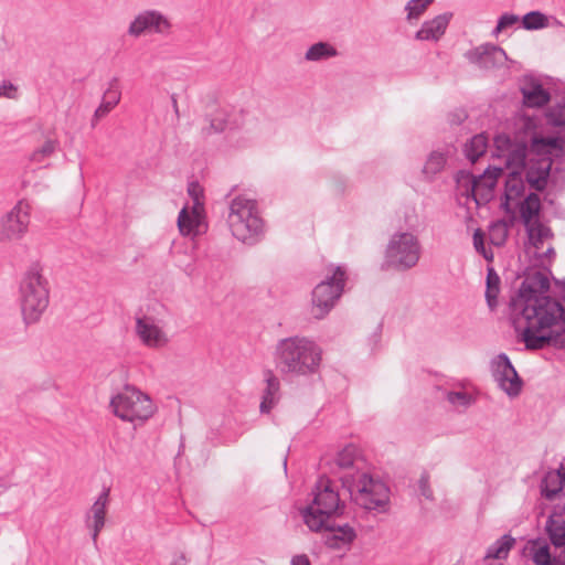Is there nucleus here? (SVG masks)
I'll return each instance as SVG.
<instances>
[{"mask_svg":"<svg viewBox=\"0 0 565 565\" xmlns=\"http://www.w3.org/2000/svg\"><path fill=\"white\" fill-rule=\"evenodd\" d=\"M550 288L546 274L529 273L511 299L515 331L527 350L545 349L548 343H565L563 306L545 296Z\"/></svg>","mask_w":565,"mask_h":565,"instance_id":"f257e3e1","label":"nucleus"},{"mask_svg":"<svg viewBox=\"0 0 565 565\" xmlns=\"http://www.w3.org/2000/svg\"><path fill=\"white\" fill-rule=\"evenodd\" d=\"M321 360V348L313 340L306 337L285 338L276 345V367L285 375H312L318 372Z\"/></svg>","mask_w":565,"mask_h":565,"instance_id":"f03ea898","label":"nucleus"},{"mask_svg":"<svg viewBox=\"0 0 565 565\" xmlns=\"http://www.w3.org/2000/svg\"><path fill=\"white\" fill-rule=\"evenodd\" d=\"M494 148L493 156L503 159L505 167L512 169L505 179L502 203L505 210L511 211L518 207L525 192V181L519 169L525 166L527 143L514 141L510 136L500 134L494 138Z\"/></svg>","mask_w":565,"mask_h":565,"instance_id":"7ed1b4c3","label":"nucleus"},{"mask_svg":"<svg viewBox=\"0 0 565 565\" xmlns=\"http://www.w3.org/2000/svg\"><path fill=\"white\" fill-rule=\"evenodd\" d=\"M227 224L232 235L247 245L258 243L265 233L257 202L245 195H237L230 202Z\"/></svg>","mask_w":565,"mask_h":565,"instance_id":"20e7f679","label":"nucleus"},{"mask_svg":"<svg viewBox=\"0 0 565 565\" xmlns=\"http://www.w3.org/2000/svg\"><path fill=\"white\" fill-rule=\"evenodd\" d=\"M311 502L301 510L305 524L312 532H321L330 518L343 508L335 484L328 478H320L312 492Z\"/></svg>","mask_w":565,"mask_h":565,"instance_id":"39448f33","label":"nucleus"},{"mask_svg":"<svg viewBox=\"0 0 565 565\" xmlns=\"http://www.w3.org/2000/svg\"><path fill=\"white\" fill-rule=\"evenodd\" d=\"M352 501L365 510L385 511L388 504L390 490L380 479L373 478L367 471H358L341 477Z\"/></svg>","mask_w":565,"mask_h":565,"instance_id":"423d86ee","label":"nucleus"},{"mask_svg":"<svg viewBox=\"0 0 565 565\" xmlns=\"http://www.w3.org/2000/svg\"><path fill=\"white\" fill-rule=\"evenodd\" d=\"M50 301L49 282L39 264H33L23 275L20 284V303L25 323L40 320Z\"/></svg>","mask_w":565,"mask_h":565,"instance_id":"0eeeda50","label":"nucleus"},{"mask_svg":"<svg viewBox=\"0 0 565 565\" xmlns=\"http://www.w3.org/2000/svg\"><path fill=\"white\" fill-rule=\"evenodd\" d=\"M109 406L115 416L135 425L148 420L156 411V406L150 396L130 385H126L120 392L114 395Z\"/></svg>","mask_w":565,"mask_h":565,"instance_id":"6e6552de","label":"nucleus"},{"mask_svg":"<svg viewBox=\"0 0 565 565\" xmlns=\"http://www.w3.org/2000/svg\"><path fill=\"white\" fill-rule=\"evenodd\" d=\"M420 254L422 246L415 234L396 232L386 245L383 266L395 270H407L417 265Z\"/></svg>","mask_w":565,"mask_h":565,"instance_id":"1a4fd4ad","label":"nucleus"},{"mask_svg":"<svg viewBox=\"0 0 565 565\" xmlns=\"http://www.w3.org/2000/svg\"><path fill=\"white\" fill-rule=\"evenodd\" d=\"M525 228L529 238L525 245V253L531 259L532 265L537 268L548 269L555 257L551 228L543 223L529 225Z\"/></svg>","mask_w":565,"mask_h":565,"instance_id":"9d476101","label":"nucleus"},{"mask_svg":"<svg viewBox=\"0 0 565 565\" xmlns=\"http://www.w3.org/2000/svg\"><path fill=\"white\" fill-rule=\"evenodd\" d=\"M345 281V271L342 267L334 268L332 276L318 284L312 291L311 312L316 319H322L333 308L340 298Z\"/></svg>","mask_w":565,"mask_h":565,"instance_id":"9b49d317","label":"nucleus"},{"mask_svg":"<svg viewBox=\"0 0 565 565\" xmlns=\"http://www.w3.org/2000/svg\"><path fill=\"white\" fill-rule=\"evenodd\" d=\"M31 204L25 200H19L14 206L0 217V241L22 239L31 222Z\"/></svg>","mask_w":565,"mask_h":565,"instance_id":"f8f14e48","label":"nucleus"},{"mask_svg":"<svg viewBox=\"0 0 565 565\" xmlns=\"http://www.w3.org/2000/svg\"><path fill=\"white\" fill-rule=\"evenodd\" d=\"M172 24L162 12L149 9L139 12L130 22L127 34L138 39L147 34L168 35Z\"/></svg>","mask_w":565,"mask_h":565,"instance_id":"ddd939ff","label":"nucleus"},{"mask_svg":"<svg viewBox=\"0 0 565 565\" xmlns=\"http://www.w3.org/2000/svg\"><path fill=\"white\" fill-rule=\"evenodd\" d=\"M495 381L509 396H518L521 392L522 381L507 354L497 355L491 362Z\"/></svg>","mask_w":565,"mask_h":565,"instance_id":"4468645a","label":"nucleus"},{"mask_svg":"<svg viewBox=\"0 0 565 565\" xmlns=\"http://www.w3.org/2000/svg\"><path fill=\"white\" fill-rule=\"evenodd\" d=\"M135 332L140 342L150 349L164 348L170 341L163 327L149 316L136 318Z\"/></svg>","mask_w":565,"mask_h":565,"instance_id":"2eb2a0df","label":"nucleus"},{"mask_svg":"<svg viewBox=\"0 0 565 565\" xmlns=\"http://www.w3.org/2000/svg\"><path fill=\"white\" fill-rule=\"evenodd\" d=\"M245 125V111L236 108H220L215 110L210 119L209 125L202 129L204 136L223 132L225 130L239 129Z\"/></svg>","mask_w":565,"mask_h":565,"instance_id":"dca6fc26","label":"nucleus"},{"mask_svg":"<svg viewBox=\"0 0 565 565\" xmlns=\"http://www.w3.org/2000/svg\"><path fill=\"white\" fill-rule=\"evenodd\" d=\"M502 172L503 169L501 167H488L478 177L467 174V179L471 184V195L478 205L486 204L493 198L494 186Z\"/></svg>","mask_w":565,"mask_h":565,"instance_id":"f3484780","label":"nucleus"},{"mask_svg":"<svg viewBox=\"0 0 565 565\" xmlns=\"http://www.w3.org/2000/svg\"><path fill=\"white\" fill-rule=\"evenodd\" d=\"M109 492L110 490L108 488L103 489L85 514V525L90 531V536L95 545L106 523L107 509L110 501Z\"/></svg>","mask_w":565,"mask_h":565,"instance_id":"a211bd4d","label":"nucleus"},{"mask_svg":"<svg viewBox=\"0 0 565 565\" xmlns=\"http://www.w3.org/2000/svg\"><path fill=\"white\" fill-rule=\"evenodd\" d=\"M177 224L182 236L201 235L206 228L204 210L191 207L190 203L185 204L179 212Z\"/></svg>","mask_w":565,"mask_h":565,"instance_id":"6ab92c4d","label":"nucleus"},{"mask_svg":"<svg viewBox=\"0 0 565 565\" xmlns=\"http://www.w3.org/2000/svg\"><path fill=\"white\" fill-rule=\"evenodd\" d=\"M324 543L331 548H342L350 545L356 537L354 529L350 524L329 525L322 529Z\"/></svg>","mask_w":565,"mask_h":565,"instance_id":"aec40b11","label":"nucleus"},{"mask_svg":"<svg viewBox=\"0 0 565 565\" xmlns=\"http://www.w3.org/2000/svg\"><path fill=\"white\" fill-rule=\"evenodd\" d=\"M451 18L452 14L446 12L436 15L431 20L425 21L416 32L415 39L419 41L437 42L445 34Z\"/></svg>","mask_w":565,"mask_h":565,"instance_id":"412c9836","label":"nucleus"},{"mask_svg":"<svg viewBox=\"0 0 565 565\" xmlns=\"http://www.w3.org/2000/svg\"><path fill=\"white\" fill-rule=\"evenodd\" d=\"M121 92L119 89L118 79L113 78L108 83V87L105 90L100 105L96 108L90 126L95 128L98 121L106 117L120 102Z\"/></svg>","mask_w":565,"mask_h":565,"instance_id":"4be33fe9","label":"nucleus"},{"mask_svg":"<svg viewBox=\"0 0 565 565\" xmlns=\"http://www.w3.org/2000/svg\"><path fill=\"white\" fill-rule=\"evenodd\" d=\"M335 465L340 470V478L343 475L364 471L363 460L360 457L359 449L354 445H348L337 454Z\"/></svg>","mask_w":565,"mask_h":565,"instance_id":"5701e85b","label":"nucleus"},{"mask_svg":"<svg viewBox=\"0 0 565 565\" xmlns=\"http://www.w3.org/2000/svg\"><path fill=\"white\" fill-rule=\"evenodd\" d=\"M265 383L259 404L260 414H269L280 399V382L271 371L266 372Z\"/></svg>","mask_w":565,"mask_h":565,"instance_id":"b1692460","label":"nucleus"},{"mask_svg":"<svg viewBox=\"0 0 565 565\" xmlns=\"http://www.w3.org/2000/svg\"><path fill=\"white\" fill-rule=\"evenodd\" d=\"M551 170V162L546 159L531 163L525 172V180L533 189L543 190L546 185Z\"/></svg>","mask_w":565,"mask_h":565,"instance_id":"393cba45","label":"nucleus"},{"mask_svg":"<svg viewBox=\"0 0 565 565\" xmlns=\"http://www.w3.org/2000/svg\"><path fill=\"white\" fill-rule=\"evenodd\" d=\"M476 55L479 66L486 70L501 66L508 58L505 51L495 45L484 46Z\"/></svg>","mask_w":565,"mask_h":565,"instance_id":"a878e982","label":"nucleus"},{"mask_svg":"<svg viewBox=\"0 0 565 565\" xmlns=\"http://www.w3.org/2000/svg\"><path fill=\"white\" fill-rule=\"evenodd\" d=\"M519 210L525 227L529 225L540 224L539 214L541 211V201L537 194L530 193L520 200Z\"/></svg>","mask_w":565,"mask_h":565,"instance_id":"bb28decb","label":"nucleus"},{"mask_svg":"<svg viewBox=\"0 0 565 565\" xmlns=\"http://www.w3.org/2000/svg\"><path fill=\"white\" fill-rule=\"evenodd\" d=\"M524 105L527 107H542L550 102V93L539 83H530L521 88Z\"/></svg>","mask_w":565,"mask_h":565,"instance_id":"cd10ccee","label":"nucleus"},{"mask_svg":"<svg viewBox=\"0 0 565 565\" xmlns=\"http://www.w3.org/2000/svg\"><path fill=\"white\" fill-rule=\"evenodd\" d=\"M564 489L565 477H562V473L558 470L548 471L541 482L542 495L548 500H553Z\"/></svg>","mask_w":565,"mask_h":565,"instance_id":"c85d7f7f","label":"nucleus"},{"mask_svg":"<svg viewBox=\"0 0 565 565\" xmlns=\"http://www.w3.org/2000/svg\"><path fill=\"white\" fill-rule=\"evenodd\" d=\"M447 163V152L445 151H433L428 156L422 173L426 180H434L435 177L440 173Z\"/></svg>","mask_w":565,"mask_h":565,"instance_id":"c756f323","label":"nucleus"},{"mask_svg":"<svg viewBox=\"0 0 565 565\" xmlns=\"http://www.w3.org/2000/svg\"><path fill=\"white\" fill-rule=\"evenodd\" d=\"M488 148V137L484 134L473 136L465 143L463 152L466 158L475 163L481 156H483Z\"/></svg>","mask_w":565,"mask_h":565,"instance_id":"7c9ffc66","label":"nucleus"},{"mask_svg":"<svg viewBox=\"0 0 565 565\" xmlns=\"http://www.w3.org/2000/svg\"><path fill=\"white\" fill-rule=\"evenodd\" d=\"M338 55L337 49L328 42L312 44L305 54L308 62H321Z\"/></svg>","mask_w":565,"mask_h":565,"instance_id":"2f4dec72","label":"nucleus"},{"mask_svg":"<svg viewBox=\"0 0 565 565\" xmlns=\"http://www.w3.org/2000/svg\"><path fill=\"white\" fill-rule=\"evenodd\" d=\"M546 531L555 546H565V520L561 515H551L548 518Z\"/></svg>","mask_w":565,"mask_h":565,"instance_id":"473e14b6","label":"nucleus"},{"mask_svg":"<svg viewBox=\"0 0 565 565\" xmlns=\"http://www.w3.org/2000/svg\"><path fill=\"white\" fill-rule=\"evenodd\" d=\"M526 551L535 565H553L550 547L545 542L531 541L526 546Z\"/></svg>","mask_w":565,"mask_h":565,"instance_id":"72a5a7b5","label":"nucleus"},{"mask_svg":"<svg viewBox=\"0 0 565 565\" xmlns=\"http://www.w3.org/2000/svg\"><path fill=\"white\" fill-rule=\"evenodd\" d=\"M514 543L515 540L511 535L505 534L488 547L486 557L493 559H504L508 557Z\"/></svg>","mask_w":565,"mask_h":565,"instance_id":"f704fd0d","label":"nucleus"},{"mask_svg":"<svg viewBox=\"0 0 565 565\" xmlns=\"http://www.w3.org/2000/svg\"><path fill=\"white\" fill-rule=\"evenodd\" d=\"M486 285V300L489 308L493 310L498 306L500 292V277L493 268H488Z\"/></svg>","mask_w":565,"mask_h":565,"instance_id":"c9c22d12","label":"nucleus"},{"mask_svg":"<svg viewBox=\"0 0 565 565\" xmlns=\"http://www.w3.org/2000/svg\"><path fill=\"white\" fill-rule=\"evenodd\" d=\"M446 398L456 409H466L475 403L473 396L466 391H450Z\"/></svg>","mask_w":565,"mask_h":565,"instance_id":"e433bc0d","label":"nucleus"},{"mask_svg":"<svg viewBox=\"0 0 565 565\" xmlns=\"http://www.w3.org/2000/svg\"><path fill=\"white\" fill-rule=\"evenodd\" d=\"M433 2L434 0H409L405 6L407 21H417Z\"/></svg>","mask_w":565,"mask_h":565,"instance_id":"4c0bfd02","label":"nucleus"},{"mask_svg":"<svg viewBox=\"0 0 565 565\" xmlns=\"http://www.w3.org/2000/svg\"><path fill=\"white\" fill-rule=\"evenodd\" d=\"M522 24L526 30H540L548 26V19L540 11H531L523 17Z\"/></svg>","mask_w":565,"mask_h":565,"instance_id":"58836bf2","label":"nucleus"},{"mask_svg":"<svg viewBox=\"0 0 565 565\" xmlns=\"http://www.w3.org/2000/svg\"><path fill=\"white\" fill-rule=\"evenodd\" d=\"M57 141L52 139L46 140L42 147L32 153L31 160L35 162H42L45 158L50 157L55 151Z\"/></svg>","mask_w":565,"mask_h":565,"instance_id":"ea45409f","label":"nucleus"},{"mask_svg":"<svg viewBox=\"0 0 565 565\" xmlns=\"http://www.w3.org/2000/svg\"><path fill=\"white\" fill-rule=\"evenodd\" d=\"M188 193L191 198V207H198V210H204L203 190L199 183L192 182L188 186Z\"/></svg>","mask_w":565,"mask_h":565,"instance_id":"a19ab883","label":"nucleus"},{"mask_svg":"<svg viewBox=\"0 0 565 565\" xmlns=\"http://www.w3.org/2000/svg\"><path fill=\"white\" fill-rule=\"evenodd\" d=\"M473 246L478 253H480L486 259L491 260L493 255L488 253L484 247V234L481 230H476L473 233Z\"/></svg>","mask_w":565,"mask_h":565,"instance_id":"79ce46f5","label":"nucleus"},{"mask_svg":"<svg viewBox=\"0 0 565 565\" xmlns=\"http://www.w3.org/2000/svg\"><path fill=\"white\" fill-rule=\"evenodd\" d=\"M519 21V17L512 13H504L500 17L498 24L493 31L494 34L500 33L507 28L514 25Z\"/></svg>","mask_w":565,"mask_h":565,"instance_id":"37998d69","label":"nucleus"},{"mask_svg":"<svg viewBox=\"0 0 565 565\" xmlns=\"http://www.w3.org/2000/svg\"><path fill=\"white\" fill-rule=\"evenodd\" d=\"M0 97H6L10 99L18 98V87L11 82H2L0 84Z\"/></svg>","mask_w":565,"mask_h":565,"instance_id":"c03bdc74","label":"nucleus"},{"mask_svg":"<svg viewBox=\"0 0 565 565\" xmlns=\"http://www.w3.org/2000/svg\"><path fill=\"white\" fill-rule=\"evenodd\" d=\"M419 491H420V494L423 497H425L426 499H431L433 497V491L430 490L429 488V480H428V476L426 475H423L419 479Z\"/></svg>","mask_w":565,"mask_h":565,"instance_id":"a18cd8bd","label":"nucleus"},{"mask_svg":"<svg viewBox=\"0 0 565 565\" xmlns=\"http://www.w3.org/2000/svg\"><path fill=\"white\" fill-rule=\"evenodd\" d=\"M290 565H311L306 554H298L291 558Z\"/></svg>","mask_w":565,"mask_h":565,"instance_id":"49530a36","label":"nucleus"},{"mask_svg":"<svg viewBox=\"0 0 565 565\" xmlns=\"http://www.w3.org/2000/svg\"><path fill=\"white\" fill-rule=\"evenodd\" d=\"M186 558L184 555H180L178 558L174 559V562L171 565H185Z\"/></svg>","mask_w":565,"mask_h":565,"instance_id":"de8ad7c7","label":"nucleus"},{"mask_svg":"<svg viewBox=\"0 0 565 565\" xmlns=\"http://www.w3.org/2000/svg\"><path fill=\"white\" fill-rule=\"evenodd\" d=\"M184 273L189 276H191L194 271V266L192 264H188L183 268Z\"/></svg>","mask_w":565,"mask_h":565,"instance_id":"09e8293b","label":"nucleus"},{"mask_svg":"<svg viewBox=\"0 0 565 565\" xmlns=\"http://www.w3.org/2000/svg\"><path fill=\"white\" fill-rule=\"evenodd\" d=\"M172 106H173V110H174L177 117H179L178 102H177V98L174 96H172Z\"/></svg>","mask_w":565,"mask_h":565,"instance_id":"8fccbe9b","label":"nucleus"},{"mask_svg":"<svg viewBox=\"0 0 565 565\" xmlns=\"http://www.w3.org/2000/svg\"><path fill=\"white\" fill-rule=\"evenodd\" d=\"M540 142H543L545 145L552 146L555 142V139H553V138L541 139Z\"/></svg>","mask_w":565,"mask_h":565,"instance_id":"3c124183","label":"nucleus"},{"mask_svg":"<svg viewBox=\"0 0 565 565\" xmlns=\"http://www.w3.org/2000/svg\"><path fill=\"white\" fill-rule=\"evenodd\" d=\"M558 471H561L562 477H565V466H562L561 469H558Z\"/></svg>","mask_w":565,"mask_h":565,"instance_id":"603ef678","label":"nucleus"},{"mask_svg":"<svg viewBox=\"0 0 565 565\" xmlns=\"http://www.w3.org/2000/svg\"><path fill=\"white\" fill-rule=\"evenodd\" d=\"M556 125H564L565 124V120H556L555 121Z\"/></svg>","mask_w":565,"mask_h":565,"instance_id":"864d4df0","label":"nucleus"},{"mask_svg":"<svg viewBox=\"0 0 565 565\" xmlns=\"http://www.w3.org/2000/svg\"><path fill=\"white\" fill-rule=\"evenodd\" d=\"M284 468L286 469L287 468V458L285 457L284 459Z\"/></svg>","mask_w":565,"mask_h":565,"instance_id":"5fc2aeb1","label":"nucleus"}]
</instances>
